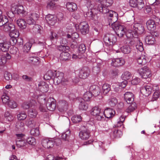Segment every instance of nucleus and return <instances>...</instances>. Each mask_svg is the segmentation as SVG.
Returning <instances> with one entry per match:
<instances>
[{
	"instance_id": "09e8293b",
	"label": "nucleus",
	"mask_w": 160,
	"mask_h": 160,
	"mask_svg": "<svg viewBox=\"0 0 160 160\" xmlns=\"http://www.w3.org/2000/svg\"><path fill=\"white\" fill-rule=\"evenodd\" d=\"M86 17H88L92 20L96 21L97 20V16L96 14H93L92 11L88 12L86 13Z\"/></svg>"
},
{
	"instance_id": "aec40b11",
	"label": "nucleus",
	"mask_w": 160,
	"mask_h": 160,
	"mask_svg": "<svg viewBox=\"0 0 160 160\" xmlns=\"http://www.w3.org/2000/svg\"><path fill=\"white\" fill-rule=\"evenodd\" d=\"M124 98L127 103L130 104L134 101V95L131 92H127L124 94Z\"/></svg>"
},
{
	"instance_id": "e2e57ef3",
	"label": "nucleus",
	"mask_w": 160,
	"mask_h": 160,
	"mask_svg": "<svg viewBox=\"0 0 160 160\" xmlns=\"http://www.w3.org/2000/svg\"><path fill=\"white\" fill-rule=\"evenodd\" d=\"M34 122V121L31 119H29L27 120L26 124L28 127L32 128L35 126Z\"/></svg>"
},
{
	"instance_id": "774afa93",
	"label": "nucleus",
	"mask_w": 160,
	"mask_h": 160,
	"mask_svg": "<svg viewBox=\"0 0 160 160\" xmlns=\"http://www.w3.org/2000/svg\"><path fill=\"white\" fill-rule=\"evenodd\" d=\"M69 131H67L65 133H63L62 135V139L65 141L68 140L69 138Z\"/></svg>"
},
{
	"instance_id": "864d4df0",
	"label": "nucleus",
	"mask_w": 160,
	"mask_h": 160,
	"mask_svg": "<svg viewBox=\"0 0 160 160\" xmlns=\"http://www.w3.org/2000/svg\"><path fill=\"white\" fill-rule=\"evenodd\" d=\"M30 133L32 135L35 136H38L39 134V132L38 128L32 129L30 131Z\"/></svg>"
},
{
	"instance_id": "412c9836",
	"label": "nucleus",
	"mask_w": 160,
	"mask_h": 160,
	"mask_svg": "<svg viewBox=\"0 0 160 160\" xmlns=\"http://www.w3.org/2000/svg\"><path fill=\"white\" fill-rule=\"evenodd\" d=\"M45 18L48 24L51 25H54L57 21L56 16L53 15L48 14L47 15Z\"/></svg>"
},
{
	"instance_id": "8fccbe9b",
	"label": "nucleus",
	"mask_w": 160,
	"mask_h": 160,
	"mask_svg": "<svg viewBox=\"0 0 160 160\" xmlns=\"http://www.w3.org/2000/svg\"><path fill=\"white\" fill-rule=\"evenodd\" d=\"M1 98L2 102L6 104H7L10 100L9 97L6 93H4L2 96Z\"/></svg>"
},
{
	"instance_id": "4be33fe9",
	"label": "nucleus",
	"mask_w": 160,
	"mask_h": 160,
	"mask_svg": "<svg viewBox=\"0 0 160 160\" xmlns=\"http://www.w3.org/2000/svg\"><path fill=\"white\" fill-rule=\"evenodd\" d=\"M38 88L41 92L42 93H45L48 91V86L45 82L42 81L39 83Z\"/></svg>"
},
{
	"instance_id": "cd10ccee",
	"label": "nucleus",
	"mask_w": 160,
	"mask_h": 160,
	"mask_svg": "<svg viewBox=\"0 0 160 160\" xmlns=\"http://www.w3.org/2000/svg\"><path fill=\"white\" fill-rule=\"evenodd\" d=\"M122 52L124 54H129L132 50V47L128 45H125L121 48Z\"/></svg>"
},
{
	"instance_id": "a19ab883",
	"label": "nucleus",
	"mask_w": 160,
	"mask_h": 160,
	"mask_svg": "<svg viewBox=\"0 0 160 160\" xmlns=\"http://www.w3.org/2000/svg\"><path fill=\"white\" fill-rule=\"evenodd\" d=\"M122 134V133L121 131L117 130L113 132L112 135L115 138H118L121 137Z\"/></svg>"
},
{
	"instance_id": "69168bd1",
	"label": "nucleus",
	"mask_w": 160,
	"mask_h": 160,
	"mask_svg": "<svg viewBox=\"0 0 160 160\" xmlns=\"http://www.w3.org/2000/svg\"><path fill=\"white\" fill-rule=\"evenodd\" d=\"M27 142L29 144L34 145L36 143L35 140L33 137H30L28 138L27 139Z\"/></svg>"
},
{
	"instance_id": "338daca9",
	"label": "nucleus",
	"mask_w": 160,
	"mask_h": 160,
	"mask_svg": "<svg viewBox=\"0 0 160 160\" xmlns=\"http://www.w3.org/2000/svg\"><path fill=\"white\" fill-rule=\"evenodd\" d=\"M4 77L5 79L7 81L11 80L12 78V76L11 74L8 72H5Z\"/></svg>"
},
{
	"instance_id": "603ef678",
	"label": "nucleus",
	"mask_w": 160,
	"mask_h": 160,
	"mask_svg": "<svg viewBox=\"0 0 160 160\" xmlns=\"http://www.w3.org/2000/svg\"><path fill=\"white\" fill-rule=\"evenodd\" d=\"M4 116L6 119L8 121H11L13 119V116L8 112H7L5 113Z\"/></svg>"
},
{
	"instance_id": "c85d7f7f",
	"label": "nucleus",
	"mask_w": 160,
	"mask_h": 160,
	"mask_svg": "<svg viewBox=\"0 0 160 160\" xmlns=\"http://www.w3.org/2000/svg\"><path fill=\"white\" fill-rule=\"evenodd\" d=\"M145 42L148 44L153 45L155 43V39L152 35H149L147 36L145 38Z\"/></svg>"
},
{
	"instance_id": "6e6d98bb",
	"label": "nucleus",
	"mask_w": 160,
	"mask_h": 160,
	"mask_svg": "<svg viewBox=\"0 0 160 160\" xmlns=\"http://www.w3.org/2000/svg\"><path fill=\"white\" fill-rule=\"evenodd\" d=\"M7 104L11 108H14L17 107V103L13 100H10Z\"/></svg>"
},
{
	"instance_id": "37998d69",
	"label": "nucleus",
	"mask_w": 160,
	"mask_h": 160,
	"mask_svg": "<svg viewBox=\"0 0 160 160\" xmlns=\"http://www.w3.org/2000/svg\"><path fill=\"white\" fill-rule=\"evenodd\" d=\"M88 108V104L85 101L81 102L79 106V109L81 110H86Z\"/></svg>"
},
{
	"instance_id": "c9c22d12",
	"label": "nucleus",
	"mask_w": 160,
	"mask_h": 160,
	"mask_svg": "<svg viewBox=\"0 0 160 160\" xmlns=\"http://www.w3.org/2000/svg\"><path fill=\"white\" fill-rule=\"evenodd\" d=\"M70 56V54L68 52H62L60 55V59L62 60H68Z\"/></svg>"
},
{
	"instance_id": "20e7f679",
	"label": "nucleus",
	"mask_w": 160,
	"mask_h": 160,
	"mask_svg": "<svg viewBox=\"0 0 160 160\" xmlns=\"http://www.w3.org/2000/svg\"><path fill=\"white\" fill-rule=\"evenodd\" d=\"M101 110V109L98 106H96L93 108L91 111V115L98 121H102L104 119L103 113Z\"/></svg>"
},
{
	"instance_id": "f8f14e48",
	"label": "nucleus",
	"mask_w": 160,
	"mask_h": 160,
	"mask_svg": "<svg viewBox=\"0 0 160 160\" xmlns=\"http://www.w3.org/2000/svg\"><path fill=\"white\" fill-rule=\"evenodd\" d=\"M46 105L48 110L51 111L54 110L56 108L55 100L52 98H49L47 99Z\"/></svg>"
},
{
	"instance_id": "7ed1b4c3",
	"label": "nucleus",
	"mask_w": 160,
	"mask_h": 160,
	"mask_svg": "<svg viewBox=\"0 0 160 160\" xmlns=\"http://www.w3.org/2000/svg\"><path fill=\"white\" fill-rule=\"evenodd\" d=\"M2 26L3 27V30L5 32H10L15 29V25L9 22L8 19L5 18L0 20V27Z\"/></svg>"
},
{
	"instance_id": "f257e3e1",
	"label": "nucleus",
	"mask_w": 160,
	"mask_h": 160,
	"mask_svg": "<svg viewBox=\"0 0 160 160\" xmlns=\"http://www.w3.org/2000/svg\"><path fill=\"white\" fill-rule=\"evenodd\" d=\"M108 25L115 31L119 37H122L125 33L124 27L119 24L116 19L112 21V19L109 18Z\"/></svg>"
},
{
	"instance_id": "de8ad7c7",
	"label": "nucleus",
	"mask_w": 160,
	"mask_h": 160,
	"mask_svg": "<svg viewBox=\"0 0 160 160\" xmlns=\"http://www.w3.org/2000/svg\"><path fill=\"white\" fill-rule=\"evenodd\" d=\"M72 120L74 123H77L80 122L82 120L81 117L79 115H76L72 118Z\"/></svg>"
},
{
	"instance_id": "393cba45",
	"label": "nucleus",
	"mask_w": 160,
	"mask_h": 160,
	"mask_svg": "<svg viewBox=\"0 0 160 160\" xmlns=\"http://www.w3.org/2000/svg\"><path fill=\"white\" fill-rule=\"evenodd\" d=\"M115 113V111L113 109L109 108L105 109L104 112V116L107 118L113 117Z\"/></svg>"
},
{
	"instance_id": "6ab92c4d",
	"label": "nucleus",
	"mask_w": 160,
	"mask_h": 160,
	"mask_svg": "<svg viewBox=\"0 0 160 160\" xmlns=\"http://www.w3.org/2000/svg\"><path fill=\"white\" fill-rule=\"evenodd\" d=\"M58 107L59 110L61 112H62L67 109L68 104L66 101L61 100L59 102Z\"/></svg>"
},
{
	"instance_id": "0eeeda50",
	"label": "nucleus",
	"mask_w": 160,
	"mask_h": 160,
	"mask_svg": "<svg viewBox=\"0 0 160 160\" xmlns=\"http://www.w3.org/2000/svg\"><path fill=\"white\" fill-rule=\"evenodd\" d=\"M11 9L14 14H22L23 16H25L27 14V12L24 10L23 7L20 5L12 4L11 5Z\"/></svg>"
},
{
	"instance_id": "72a5a7b5",
	"label": "nucleus",
	"mask_w": 160,
	"mask_h": 160,
	"mask_svg": "<svg viewBox=\"0 0 160 160\" xmlns=\"http://www.w3.org/2000/svg\"><path fill=\"white\" fill-rule=\"evenodd\" d=\"M39 59V58L38 57H31L29 58V60L31 61V62L32 64L38 66L40 63Z\"/></svg>"
},
{
	"instance_id": "4468645a",
	"label": "nucleus",
	"mask_w": 160,
	"mask_h": 160,
	"mask_svg": "<svg viewBox=\"0 0 160 160\" xmlns=\"http://www.w3.org/2000/svg\"><path fill=\"white\" fill-rule=\"evenodd\" d=\"M90 71L89 69L87 67H83L79 72L78 76L80 78L85 79L89 75Z\"/></svg>"
},
{
	"instance_id": "f704fd0d",
	"label": "nucleus",
	"mask_w": 160,
	"mask_h": 160,
	"mask_svg": "<svg viewBox=\"0 0 160 160\" xmlns=\"http://www.w3.org/2000/svg\"><path fill=\"white\" fill-rule=\"evenodd\" d=\"M103 93L104 94L108 93L111 90L110 86L107 83H105L102 86Z\"/></svg>"
},
{
	"instance_id": "052dcab7",
	"label": "nucleus",
	"mask_w": 160,
	"mask_h": 160,
	"mask_svg": "<svg viewBox=\"0 0 160 160\" xmlns=\"http://www.w3.org/2000/svg\"><path fill=\"white\" fill-rule=\"evenodd\" d=\"M136 47L138 50L140 52L143 51L144 49L142 46V43L138 41L137 44L136 45Z\"/></svg>"
},
{
	"instance_id": "f3484780",
	"label": "nucleus",
	"mask_w": 160,
	"mask_h": 160,
	"mask_svg": "<svg viewBox=\"0 0 160 160\" xmlns=\"http://www.w3.org/2000/svg\"><path fill=\"white\" fill-rule=\"evenodd\" d=\"M79 136L82 139H88L90 136V132L88 130L85 128L80 132Z\"/></svg>"
},
{
	"instance_id": "bf43d9fd",
	"label": "nucleus",
	"mask_w": 160,
	"mask_h": 160,
	"mask_svg": "<svg viewBox=\"0 0 160 160\" xmlns=\"http://www.w3.org/2000/svg\"><path fill=\"white\" fill-rule=\"evenodd\" d=\"M28 16L31 18L35 21L37 20L39 17V15L34 12L29 13L28 15Z\"/></svg>"
},
{
	"instance_id": "2eb2a0df",
	"label": "nucleus",
	"mask_w": 160,
	"mask_h": 160,
	"mask_svg": "<svg viewBox=\"0 0 160 160\" xmlns=\"http://www.w3.org/2000/svg\"><path fill=\"white\" fill-rule=\"evenodd\" d=\"M138 54H139V55H137L136 56V59L137 62L139 65H145L147 62L146 56L144 55H141L140 52L138 53Z\"/></svg>"
},
{
	"instance_id": "dca6fc26",
	"label": "nucleus",
	"mask_w": 160,
	"mask_h": 160,
	"mask_svg": "<svg viewBox=\"0 0 160 160\" xmlns=\"http://www.w3.org/2000/svg\"><path fill=\"white\" fill-rule=\"evenodd\" d=\"M52 138L43 139L42 141V146L45 148H49L53 146L54 143Z\"/></svg>"
},
{
	"instance_id": "3c124183",
	"label": "nucleus",
	"mask_w": 160,
	"mask_h": 160,
	"mask_svg": "<svg viewBox=\"0 0 160 160\" xmlns=\"http://www.w3.org/2000/svg\"><path fill=\"white\" fill-rule=\"evenodd\" d=\"M118 101L117 99L115 98H111L109 102V104L111 107H114L117 103Z\"/></svg>"
},
{
	"instance_id": "423d86ee",
	"label": "nucleus",
	"mask_w": 160,
	"mask_h": 160,
	"mask_svg": "<svg viewBox=\"0 0 160 160\" xmlns=\"http://www.w3.org/2000/svg\"><path fill=\"white\" fill-rule=\"evenodd\" d=\"M126 36L127 38L125 42L126 44H128L131 46L134 44V40L132 39L133 38H137V35L135 33L133 29H129L128 30L126 33Z\"/></svg>"
},
{
	"instance_id": "473e14b6",
	"label": "nucleus",
	"mask_w": 160,
	"mask_h": 160,
	"mask_svg": "<svg viewBox=\"0 0 160 160\" xmlns=\"http://www.w3.org/2000/svg\"><path fill=\"white\" fill-rule=\"evenodd\" d=\"M110 34H107L104 36L103 40L105 45L107 46L110 47Z\"/></svg>"
},
{
	"instance_id": "39448f33",
	"label": "nucleus",
	"mask_w": 160,
	"mask_h": 160,
	"mask_svg": "<svg viewBox=\"0 0 160 160\" xmlns=\"http://www.w3.org/2000/svg\"><path fill=\"white\" fill-rule=\"evenodd\" d=\"M104 6L100 5L98 6L97 8V9L100 12H102L103 14H107L108 16H109L110 17L108 18V21H109V19H112V21L113 20V18H116L118 14L115 12L109 10L107 9V8Z\"/></svg>"
},
{
	"instance_id": "b1692460",
	"label": "nucleus",
	"mask_w": 160,
	"mask_h": 160,
	"mask_svg": "<svg viewBox=\"0 0 160 160\" xmlns=\"http://www.w3.org/2000/svg\"><path fill=\"white\" fill-rule=\"evenodd\" d=\"M146 24L147 29L149 31H153L156 28V25L155 21L152 19L148 20Z\"/></svg>"
},
{
	"instance_id": "c03bdc74",
	"label": "nucleus",
	"mask_w": 160,
	"mask_h": 160,
	"mask_svg": "<svg viewBox=\"0 0 160 160\" xmlns=\"http://www.w3.org/2000/svg\"><path fill=\"white\" fill-rule=\"evenodd\" d=\"M26 142L24 139L17 140L16 144L17 146L19 148L25 146L26 144Z\"/></svg>"
},
{
	"instance_id": "a18cd8bd",
	"label": "nucleus",
	"mask_w": 160,
	"mask_h": 160,
	"mask_svg": "<svg viewBox=\"0 0 160 160\" xmlns=\"http://www.w3.org/2000/svg\"><path fill=\"white\" fill-rule=\"evenodd\" d=\"M47 7L48 9L51 10L55 9L56 7L55 3L52 1H48L47 2Z\"/></svg>"
},
{
	"instance_id": "9b49d317",
	"label": "nucleus",
	"mask_w": 160,
	"mask_h": 160,
	"mask_svg": "<svg viewBox=\"0 0 160 160\" xmlns=\"http://www.w3.org/2000/svg\"><path fill=\"white\" fill-rule=\"evenodd\" d=\"M131 29H133L136 34H141L143 33L144 30L143 26L139 23H136L131 25Z\"/></svg>"
},
{
	"instance_id": "79ce46f5",
	"label": "nucleus",
	"mask_w": 160,
	"mask_h": 160,
	"mask_svg": "<svg viewBox=\"0 0 160 160\" xmlns=\"http://www.w3.org/2000/svg\"><path fill=\"white\" fill-rule=\"evenodd\" d=\"M92 94L89 92H86L83 95V98L85 101H89L92 96Z\"/></svg>"
},
{
	"instance_id": "9d476101",
	"label": "nucleus",
	"mask_w": 160,
	"mask_h": 160,
	"mask_svg": "<svg viewBox=\"0 0 160 160\" xmlns=\"http://www.w3.org/2000/svg\"><path fill=\"white\" fill-rule=\"evenodd\" d=\"M153 88L154 86L152 85H144L141 88V92L145 96H148L151 93Z\"/></svg>"
},
{
	"instance_id": "a878e982",
	"label": "nucleus",
	"mask_w": 160,
	"mask_h": 160,
	"mask_svg": "<svg viewBox=\"0 0 160 160\" xmlns=\"http://www.w3.org/2000/svg\"><path fill=\"white\" fill-rule=\"evenodd\" d=\"M66 7L67 9L71 12L76 11L77 8L76 4L72 2H67L66 4Z\"/></svg>"
},
{
	"instance_id": "e433bc0d",
	"label": "nucleus",
	"mask_w": 160,
	"mask_h": 160,
	"mask_svg": "<svg viewBox=\"0 0 160 160\" xmlns=\"http://www.w3.org/2000/svg\"><path fill=\"white\" fill-rule=\"evenodd\" d=\"M131 76V74L129 72L126 71L123 73L121 76V77L122 79L125 81H126V80L130 79Z\"/></svg>"
},
{
	"instance_id": "ea45409f",
	"label": "nucleus",
	"mask_w": 160,
	"mask_h": 160,
	"mask_svg": "<svg viewBox=\"0 0 160 160\" xmlns=\"http://www.w3.org/2000/svg\"><path fill=\"white\" fill-rule=\"evenodd\" d=\"M16 127L18 130L22 131L24 129V124L23 122H18L17 123Z\"/></svg>"
},
{
	"instance_id": "49530a36",
	"label": "nucleus",
	"mask_w": 160,
	"mask_h": 160,
	"mask_svg": "<svg viewBox=\"0 0 160 160\" xmlns=\"http://www.w3.org/2000/svg\"><path fill=\"white\" fill-rule=\"evenodd\" d=\"M19 35V31L15 29L14 30L11 31L9 33V35L11 37L18 38Z\"/></svg>"
},
{
	"instance_id": "4d7b16f0",
	"label": "nucleus",
	"mask_w": 160,
	"mask_h": 160,
	"mask_svg": "<svg viewBox=\"0 0 160 160\" xmlns=\"http://www.w3.org/2000/svg\"><path fill=\"white\" fill-rule=\"evenodd\" d=\"M40 26L38 25H35L32 28V30L33 32L36 33H41V29L40 28Z\"/></svg>"
},
{
	"instance_id": "f03ea898",
	"label": "nucleus",
	"mask_w": 160,
	"mask_h": 160,
	"mask_svg": "<svg viewBox=\"0 0 160 160\" xmlns=\"http://www.w3.org/2000/svg\"><path fill=\"white\" fill-rule=\"evenodd\" d=\"M53 82L55 84L58 85L61 84L64 86L67 85L68 83V79L64 78L63 73L59 71L56 73Z\"/></svg>"
},
{
	"instance_id": "1a4fd4ad",
	"label": "nucleus",
	"mask_w": 160,
	"mask_h": 160,
	"mask_svg": "<svg viewBox=\"0 0 160 160\" xmlns=\"http://www.w3.org/2000/svg\"><path fill=\"white\" fill-rule=\"evenodd\" d=\"M138 72L141 76L142 78L146 79L150 78L152 74L151 71L147 66H144L138 70Z\"/></svg>"
},
{
	"instance_id": "13d9d810",
	"label": "nucleus",
	"mask_w": 160,
	"mask_h": 160,
	"mask_svg": "<svg viewBox=\"0 0 160 160\" xmlns=\"http://www.w3.org/2000/svg\"><path fill=\"white\" fill-rule=\"evenodd\" d=\"M27 117V114L24 112H21L17 115V118L20 120L25 119Z\"/></svg>"
},
{
	"instance_id": "6e6552de",
	"label": "nucleus",
	"mask_w": 160,
	"mask_h": 160,
	"mask_svg": "<svg viewBox=\"0 0 160 160\" xmlns=\"http://www.w3.org/2000/svg\"><path fill=\"white\" fill-rule=\"evenodd\" d=\"M75 27L77 31H80L83 35L88 33L89 31L88 25L86 22H81L79 24H75Z\"/></svg>"
},
{
	"instance_id": "2f4dec72",
	"label": "nucleus",
	"mask_w": 160,
	"mask_h": 160,
	"mask_svg": "<svg viewBox=\"0 0 160 160\" xmlns=\"http://www.w3.org/2000/svg\"><path fill=\"white\" fill-rule=\"evenodd\" d=\"M128 106V108L126 109V112L128 113L130 112L134 111L137 108L136 104L134 102H132Z\"/></svg>"
},
{
	"instance_id": "bb28decb",
	"label": "nucleus",
	"mask_w": 160,
	"mask_h": 160,
	"mask_svg": "<svg viewBox=\"0 0 160 160\" xmlns=\"http://www.w3.org/2000/svg\"><path fill=\"white\" fill-rule=\"evenodd\" d=\"M153 90L155 91L154 92L152 96L153 100H157L160 95V90L158 85L154 86Z\"/></svg>"
},
{
	"instance_id": "ddd939ff",
	"label": "nucleus",
	"mask_w": 160,
	"mask_h": 160,
	"mask_svg": "<svg viewBox=\"0 0 160 160\" xmlns=\"http://www.w3.org/2000/svg\"><path fill=\"white\" fill-rule=\"evenodd\" d=\"M10 46V43L9 41H2L0 40V49L2 51L7 52Z\"/></svg>"
},
{
	"instance_id": "c756f323",
	"label": "nucleus",
	"mask_w": 160,
	"mask_h": 160,
	"mask_svg": "<svg viewBox=\"0 0 160 160\" xmlns=\"http://www.w3.org/2000/svg\"><path fill=\"white\" fill-rule=\"evenodd\" d=\"M78 56L80 55V54H82L84 53L86 50V47L85 45L83 44H81L79 45L78 48ZM82 55V56L79 57L78 56V58H82L83 57Z\"/></svg>"
},
{
	"instance_id": "4c0bfd02",
	"label": "nucleus",
	"mask_w": 160,
	"mask_h": 160,
	"mask_svg": "<svg viewBox=\"0 0 160 160\" xmlns=\"http://www.w3.org/2000/svg\"><path fill=\"white\" fill-rule=\"evenodd\" d=\"M38 114L36 110L32 108L30 109L28 111V115L31 118H35L36 117Z\"/></svg>"
},
{
	"instance_id": "5fc2aeb1",
	"label": "nucleus",
	"mask_w": 160,
	"mask_h": 160,
	"mask_svg": "<svg viewBox=\"0 0 160 160\" xmlns=\"http://www.w3.org/2000/svg\"><path fill=\"white\" fill-rule=\"evenodd\" d=\"M137 7L139 9L141 10L144 7V4L143 0H137Z\"/></svg>"
},
{
	"instance_id": "0e129e2a",
	"label": "nucleus",
	"mask_w": 160,
	"mask_h": 160,
	"mask_svg": "<svg viewBox=\"0 0 160 160\" xmlns=\"http://www.w3.org/2000/svg\"><path fill=\"white\" fill-rule=\"evenodd\" d=\"M110 42L111 43H110V46H112L115 44L117 41V38L113 34H110Z\"/></svg>"
},
{
	"instance_id": "680f3d73",
	"label": "nucleus",
	"mask_w": 160,
	"mask_h": 160,
	"mask_svg": "<svg viewBox=\"0 0 160 160\" xmlns=\"http://www.w3.org/2000/svg\"><path fill=\"white\" fill-rule=\"evenodd\" d=\"M58 48L60 51L62 52H68L69 48V47L65 45L59 46Z\"/></svg>"
},
{
	"instance_id": "58836bf2",
	"label": "nucleus",
	"mask_w": 160,
	"mask_h": 160,
	"mask_svg": "<svg viewBox=\"0 0 160 160\" xmlns=\"http://www.w3.org/2000/svg\"><path fill=\"white\" fill-rule=\"evenodd\" d=\"M32 44L29 42L26 43L23 46V51L25 53H28L30 51Z\"/></svg>"
},
{
	"instance_id": "a211bd4d",
	"label": "nucleus",
	"mask_w": 160,
	"mask_h": 160,
	"mask_svg": "<svg viewBox=\"0 0 160 160\" xmlns=\"http://www.w3.org/2000/svg\"><path fill=\"white\" fill-rule=\"evenodd\" d=\"M125 63L124 60L122 58L114 59L112 60L111 64L115 67H119L123 65Z\"/></svg>"
},
{
	"instance_id": "5701e85b",
	"label": "nucleus",
	"mask_w": 160,
	"mask_h": 160,
	"mask_svg": "<svg viewBox=\"0 0 160 160\" xmlns=\"http://www.w3.org/2000/svg\"><path fill=\"white\" fill-rule=\"evenodd\" d=\"M89 91L93 96H96L100 93V89L99 87L97 86L93 85L89 88Z\"/></svg>"
},
{
	"instance_id": "7c9ffc66",
	"label": "nucleus",
	"mask_w": 160,
	"mask_h": 160,
	"mask_svg": "<svg viewBox=\"0 0 160 160\" xmlns=\"http://www.w3.org/2000/svg\"><path fill=\"white\" fill-rule=\"evenodd\" d=\"M17 24L18 26L21 29L26 28L27 23L25 20L22 19H18L17 20Z\"/></svg>"
}]
</instances>
